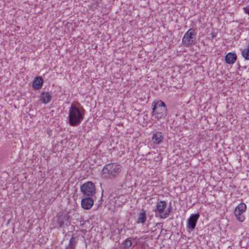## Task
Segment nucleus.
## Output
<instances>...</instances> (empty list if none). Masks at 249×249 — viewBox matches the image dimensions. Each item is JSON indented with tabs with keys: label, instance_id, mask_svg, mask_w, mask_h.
Here are the masks:
<instances>
[{
	"label": "nucleus",
	"instance_id": "nucleus-1",
	"mask_svg": "<svg viewBox=\"0 0 249 249\" xmlns=\"http://www.w3.org/2000/svg\"><path fill=\"white\" fill-rule=\"evenodd\" d=\"M85 115V109L80 107L79 103L71 104L69 110V122L70 125L75 126L82 122Z\"/></svg>",
	"mask_w": 249,
	"mask_h": 249
},
{
	"label": "nucleus",
	"instance_id": "nucleus-2",
	"mask_svg": "<svg viewBox=\"0 0 249 249\" xmlns=\"http://www.w3.org/2000/svg\"><path fill=\"white\" fill-rule=\"evenodd\" d=\"M122 170V166L115 162L106 164L103 167L101 176L106 179H113L118 177Z\"/></svg>",
	"mask_w": 249,
	"mask_h": 249
},
{
	"label": "nucleus",
	"instance_id": "nucleus-3",
	"mask_svg": "<svg viewBox=\"0 0 249 249\" xmlns=\"http://www.w3.org/2000/svg\"><path fill=\"white\" fill-rule=\"evenodd\" d=\"M152 106V115L159 119L165 117L167 115V108L165 103L161 100L154 102Z\"/></svg>",
	"mask_w": 249,
	"mask_h": 249
},
{
	"label": "nucleus",
	"instance_id": "nucleus-4",
	"mask_svg": "<svg viewBox=\"0 0 249 249\" xmlns=\"http://www.w3.org/2000/svg\"><path fill=\"white\" fill-rule=\"evenodd\" d=\"M167 203L165 201L160 200L156 204L155 210L156 213H158L161 218L165 219L169 216L172 212L171 206L166 209Z\"/></svg>",
	"mask_w": 249,
	"mask_h": 249
},
{
	"label": "nucleus",
	"instance_id": "nucleus-5",
	"mask_svg": "<svg viewBox=\"0 0 249 249\" xmlns=\"http://www.w3.org/2000/svg\"><path fill=\"white\" fill-rule=\"evenodd\" d=\"M196 33L194 29H189L184 35L182 39V43L186 47L194 45L196 41Z\"/></svg>",
	"mask_w": 249,
	"mask_h": 249
},
{
	"label": "nucleus",
	"instance_id": "nucleus-6",
	"mask_svg": "<svg viewBox=\"0 0 249 249\" xmlns=\"http://www.w3.org/2000/svg\"><path fill=\"white\" fill-rule=\"evenodd\" d=\"M81 190L86 196H92L95 193V185L91 181L83 184L81 187Z\"/></svg>",
	"mask_w": 249,
	"mask_h": 249
},
{
	"label": "nucleus",
	"instance_id": "nucleus-7",
	"mask_svg": "<svg viewBox=\"0 0 249 249\" xmlns=\"http://www.w3.org/2000/svg\"><path fill=\"white\" fill-rule=\"evenodd\" d=\"M246 208L247 206L245 203H241L234 210V215L236 219L240 222H243L245 219V217L243 213L245 212Z\"/></svg>",
	"mask_w": 249,
	"mask_h": 249
},
{
	"label": "nucleus",
	"instance_id": "nucleus-8",
	"mask_svg": "<svg viewBox=\"0 0 249 249\" xmlns=\"http://www.w3.org/2000/svg\"><path fill=\"white\" fill-rule=\"evenodd\" d=\"M199 217V213L192 214L187 220V228L190 231H193Z\"/></svg>",
	"mask_w": 249,
	"mask_h": 249
},
{
	"label": "nucleus",
	"instance_id": "nucleus-9",
	"mask_svg": "<svg viewBox=\"0 0 249 249\" xmlns=\"http://www.w3.org/2000/svg\"><path fill=\"white\" fill-rule=\"evenodd\" d=\"M69 224L68 215L66 214H61L58 216L55 227H62L63 225H68Z\"/></svg>",
	"mask_w": 249,
	"mask_h": 249
},
{
	"label": "nucleus",
	"instance_id": "nucleus-10",
	"mask_svg": "<svg viewBox=\"0 0 249 249\" xmlns=\"http://www.w3.org/2000/svg\"><path fill=\"white\" fill-rule=\"evenodd\" d=\"M93 205V200L91 197H87L82 199L81 205L83 208L85 210L90 209Z\"/></svg>",
	"mask_w": 249,
	"mask_h": 249
},
{
	"label": "nucleus",
	"instance_id": "nucleus-11",
	"mask_svg": "<svg viewBox=\"0 0 249 249\" xmlns=\"http://www.w3.org/2000/svg\"><path fill=\"white\" fill-rule=\"evenodd\" d=\"M225 59L227 64H233L237 59V55L235 53H229L226 55Z\"/></svg>",
	"mask_w": 249,
	"mask_h": 249
},
{
	"label": "nucleus",
	"instance_id": "nucleus-12",
	"mask_svg": "<svg viewBox=\"0 0 249 249\" xmlns=\"http://www.w3.org/2000/svg\"><path fill=\"white\" fill-rule=\"evenodd\" d=\"M163 136L160 132H157L154 133L152 137V141L154 143L160 144L163 140Z\"/></svg>",
	"mask_w": 249,
	"mask_h": 249
},
{
	"label": "nucleus",
	"instance_id": "nucleus-13",
	"mask_svg": "<svg viewBox=\"0 0 249 249\" xmlns=\"http://www.w3.org/2000/svg\"><path fill=\"white\" fill-rule=\"evenodd\" d=\"M138 217L136 220L137 224H143L146 220V213L145 211L142 209L141 212L138 214Z\"/></svg>",
	"mask_w": 249,
	"mask_h": 249
},
{
	"label": "nucleus",
	"instance_id": "nucleus-14",
	"mask_svg": "<svg viewBox=\"0 0 249 249\" xmlns=\"http://www.w3.org/2000/svg\"><path fill=\"white\" fill-rule=\"evenodd\" d=\"M43 83V79L41 77H36L33 82V87L36 89H39L42 88Z\"/></svg>",
	"mask_w": 249,
	"mask_h": 249
},
{
	"label": "nucleus",
	"instance_id": "nucleus-15",
	"mask_svg": "<svg viewBox=\"0 0 249 249\" xmlns=\"http://www.w3.org/2000/svg\"><path fill=\"white\" fill-rule=\"evenodd\" d=\"M77 241L78 239L72 235L69 241V244L66 247V249H75Z\"/></svg>",
	"mask_w": 249,
	"mask_h": 249
},
{
	"label": "nucleus",
	"instance_id": "nucleus-16",
	"mask_svg": "<svg viewBox=\"0 0 249 249\" xmlns=\"http://www.w3.org/2000/svg\"><path fill=\"white\" fill-rule=\"evenodd\" d=\"M40 98L42 102L44 104H46L51 101L52 96L49 92H42L41 94Z\"/></svg>",
	"mask_w": 249,
	"mask_h": 249
},
{
	"label": "nucleus",
	"instance_id": "nucleus-17",
	"mask_svg": "<svg viewBox=\"0 0 249 249\" xmlns=\"http://www.w3.org/2000/svg\"><path fill=\"white\" fill-rule=\"evenodd\" d=\"M132 245V241L130 238H127L122 244V249H128Z\"/></svg>",
	"mask_w": 249,
	"mask_h": 249
},
{
	"label": "nucleus",
	"instance_id": "nucleus-18",
	"mask_svg": "<svg viewBox=\"0 0 249 249\" xmlns=\"http://www.w3.org/2000/svg\"><path fill=\"white\" fill-rule=\"evenodd\" d=\"M242 55L246 60H249V43L247 48L244 49L242 52Z\"/></svg>",
	"mask_w": 249,
	"mask_h": 249
},
{
	"label": "nucleus",
	"instance_id": "nucleus-19",
	"mask_svg": "<svg viewBox=\"0 0 249 249\" xmlns=\"http://www.w3.org/2000/svg\"><path fill=\"white\" fill-rule=\"evenodd\" d=\"M244 10L246 13L248 14L249 15V7H244Z\"/></svg>",
	"mask_w": 249,
	"mask_h": 249
},
{
	"label": "nucleus",
	"instance_id": "nucleus-20",
	"mask_svg": "<svg viewBox=\"0 0 249 249\" xmlns=\"http://www.w3.org/2000/svg\"><path fill=\"white\" fill-rule=\"evenodd\" d=\"M212 37L213 38H214L215 37V36L214 35H213Z\"/></svg>",
	"mask_w": 249,
	"mask_h": 249
}]
</instances>
